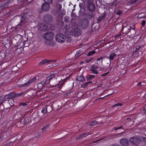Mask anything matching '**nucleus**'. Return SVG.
<instances>
[{
  "label": "nucleus",
  "mask_w": 146,
  "mask_h": 146,
  "mask_svg": "<svg viewBox=\"0 0 146 146\" xmlns=\"http://www.w3.org/2000/svg\"><path fill=\"white\" fill-rule=\"evenodd\" d=\"M71 33L74 36H78L82 34V31L78 28L71 30Z\"/></svg>",
  "instance_id": "423d86ee"
},
{
  "label": "nucleus",
  "mask_w": 146,
  "mask_h": 146,
  "mask_svg": "<svg viewBox=\"0 0 146 146\" xmlns=\"http://www.w3.org/2000/svg\"><path fill=\"white\" fill-rule=\"evenodd\" d=\"M89 22L86 19L82 20L79 24L80 27L83 29H85L88 26Z\"/></svg>",
  "instance_id": "6e6552de"
},
{
  "label": "nucleus",
  "mask_w": 146,
  "mask_h": 146,
  "mask_svg": "<svg viewBox=\"0 0 146 146\" xmlns=\"http://www.w3.org/2000/svg\"><path fill=\"white\" fill-rule=\"evenodd\" d=\"M116 55V54L114 53H112L110 56L109 59L111 62V61L113 60L114 57Z\"/></svg>",
  "instance_id": "bb28decb"
},
{
  "label": "nucleus",
  "mask_w": 146,
  "mask_h": 146,
  "mask_svg": "<svg viewBox=\"0 0 146 146\" xmlns=\"http://www.w3.org/2000/svg\"><path fill=\"white\" fill-rule=\"evenodd\" d=\"M31 117L30 116L25 117L24 119V124L27 125L31 122Z\"/></svg>",
  "instance_id": "a211bd4d"
},
{
  "label": "nucleus",
  "mask_w": 146,
  "mask_h": 146,
  "mask_svg": "<svg viewBox=\"0 0 146 146\" xmlns=\"http://www.w3.org/2000/svg\"><path fill=\"white\" fill-rule=\"evenodd\" d=\"M117 104V106H121L122 105V104L121 103H118L117 104Z\"/></svg>",
  "instance_id": "0e129e2a"
},
{
  "label": "nucleus",
  "mask_w": 146,
  "mask_h": 146,
  "mask_svg": "<svg viewBox=\"0 0 146 146\" xmlns=\"http://www.w3.org/2000/svg\"><path fill=\"white\" fill-rule=\"evenodd\" d=\"M86 7L90 12H95L96 11V6L94 3V0H87Z\"/></svg>",
  "instance_id": "f257e3e1"
},
{
  "label": "nucleus",
  "mask_w": 146,
  "mask_h": 146,
  "mask_svg": "<svg viewBox=\"0 0 146 146\" xmlns=\"http://www.w3.org/2000/svg\"><path fill=\"white\" fill-rule=\"evenodd\" d=\"M137 86L139 87H141V82H139L137 84Z\"/></svg>",
  "instance_id": "052dcab7"
},
{
  "label": "nucleus",
  "mask_w": 146,
  "mask_h": 146,
  "mask_svg": "<svg viewBox=\"0 0 146 146\" xmlns=\"http://www.w3.org/2000/svg\"><path fill=\"white\" fill-rule=\"evenodd\" d=\"M79 6L80 8V11L79 12H81V9H83L84 10H84L85 7L84 6V2H83L82 3H80L79 4Z\"/></svg>",
  "instance_id": "a878e982"
},
{
  "label": "nucleus",
  "mask_w": 146,
  "mask_h": 146,
  "mask_svg": "<svg viewBox=\"0 0 146 146\" xmlns=\"http://www.w3.org/2000/svg\"><path fill=\"white\" fill-rule=\"evenodd\" d=\"M110 146H120V145L114 143L111 145Z\"/></svg>",
  "instance_id": "864d4df0"
},
{
  "label": "nucleus",
  "mask_w": 146,
  "mask_h": 146,
  "mask_svg": "<svg viewBox=\"0 0 146 146\" xmlns=\"http://www.w3.org/2000/svg\"><path fill=\"white\" fill-rule=\"evenodd\" d=\"M36 77H34L32 79H31L29 80L28 82L27 83L23 84L22 85H20V87H22L25 86H27L29 85L31 83L34 81L35 80H36Z\"/></svg>",
  "instance_id": "2eb2a0df"
},
{
  "label": "nucleus",
  "mask_w": 146,
  "mask_h": 146,
  "mask_svg": "<svg viewBox=\"0 0 146 146\" xmlns=\"http://www.w3.org/2000/svg\"><path fill=\"white\" fill-rule=\"evenodd\" d=\"M141 48L140 46H138V48H136L135 50L134 51V52L136 53Z\"/></svg>",
  "instance_id": "a18cd8bd"
},
{
  "label": "nucleus",
  "mask_w": 146,
  "mask_h": 146,
  "mask_svg": "<svg viewBox=\"0 0 146 146\" xmlns=\"http://www.w3.org/2000/svg\"><path fill=\"white\" fill-rule=\"evenodd\" d=\"M122 126H120V127H115L114 128V129L115 130H117L118 129H121L122 128Z\"/></svg>",
  "instance_id": "6e6d98bb"
},
{
  "label": "nucleus",
  "mask_w": 146,
  "mask_h": 146,
  "mask_svg": "<svg viewBox=\"0 0 146 146\" xmlns=\"http://www.w3.org/2000/svg\"><path fill=\"white\" fill-rule=\"evenodd\" d=\"M87 80L88 81L90 80L95 78V76L93 75H88L86 77Z\"/></svg>",
  "instance_id": "393cba45"
},
{
  "label": "nucleus",
  "mask_w": 146,
  "mask_h": 146,
  "mask_svg": "<svg viewBox=\"0 0 146 146\" xmlns=\"http://www.w3.org/2000/svg\"><path fill=\"white\" fill-rule=\"evenodd\" d=\"M145 21L144 20H143L142 21L141 23V25L142 26L144 27L145 26Z\"/></svg>",
  "instance_id": "de8ad7c7"
},
{
  "label": "nucleus",
  "mask_w": 146,
  "mask_h": 146,
  "mask_svg": "<svg viewBox=\"0 0 146 146\" xmlns=\"http://www.w3.org/2000/svg\"><path fill=\"white\" fill-rule=\"evenodd\" d=\"M19 105L20 106H27V103L25 102H22L21 103H20L19 104Z\"/></svg>",
  "instance_id": "37998d69"
},
{
  "label": "nucleus",
  "mask_w": 146,
  "mask_h": 146,
  "mask_svg": "<svg viewBox=\"0 0 146 146\" xmlns=\"http://www.w3.org/2000/svg\"><path fill=\"white\" fill-rule=\"evenodd\" d=\"M54 36L53 33L48 32L43 35L42 37L45 39L48 40H50L52 39Z\"/></svg>",
  "instance_id": "20e7f679"
},
{
  "label": "nucleus",
  "mask_w": 146,
  "mask_h": 146,
  "mask_svg": "<svg viewBox=\"0 0 146 146\" xmlns=\"http://www.w3.org/2000/svg\"><path fill=\"white\" fill-rule=\"evenodd\" d=\"M65 21L66 23H68V21L67 19H66V18H65V20H64Z\"/></svg>",
  "instance_id": "774afa93"
},
{
  "label": "nucleus",
  "mask_w": 146,
  "mask_h": 146,
  "mask_svg": "<svg viewBox=\"0 0 146 146\" xmlns=\"http://www.w3.org/2000/svg\"><path fill=\"white\" fill-rule=\"evenodd\" d=\"M61 14L62 15H64L65 14V12L64 11H62Z\"/></svg>",
  "instance_id": "e2e57ef3"
},
{
  "label": "nucleus",
  "mask_w": 146,
  "mask_h": 146,
  "mask_svg": "<svg viewBox=\"0 0 146 146\" xmlns=\"http://www.w3.org/2000/svg\"><path fill=\"white\" fill-rule=\"evenodd\" d=\"M89 135H90V134L89 133H84L82 134L79 135V136H80V137H81V138H82V137H85Z\"/></svg>",
  "instance_id": "c756f323"
},
{
  "label": "nucleus",
  "mask_w": 146,
  "mask_h": 146,
  "mask_svg": "<svg viewBox=\"0 0 146 146\" xmlns=\"http://www.w3.org/2000/svg\"><path fill=\"white\" fill-rule=\"evenodd\" d=\"M85 77L83 75L77 76L76 80H78L80 82H83L85 80Z\"/></svg>",
  "instance_id": "f3484780"
},
{
  "label": "nucleus",
  "mask_w": 146,
  "mask_h": 146,
  "mask_svg": "<svg viewBox=\"0 0 146 146\" xmlns=\"http://www.w3.org/2000/svg\"><path fill=\"white\" fill-rule=\"evenodd\" d=\"M51 60H50L44 59L40 62L38 64V65H43L46 63H48L51 62Z\"/></svg>",
  "instance_id": "aec40b11"
},
{
  "label": "nucleus",
  "mask_w": 146,
  "mask_h": 146,
  "mask_svg": "<svg viewBox=\"0 0 146 146\" xmlns=\"http://www.w3.org/2000/svg\"><path fill=\"white\" fill-rule=\"evenodd\" d=\"M26 19V17L25 16V15H23L20 18V21L21 23L23 22Z\"/></svg>",
  "instance_id": "7c9ffc66"
},
{
  "label": "nucleus",
  "mask_w": 146,
  "mask_h": 146,
  "mask_svg": "<svg viewBox=\"0 0 146 146\" xmlns=\"http://www.w3.org/2000/svg\"><path fill=\"white\" fill-rule=\"evenodd\" d=\"M124 31V27H123V25H122V29L121 30V32L123 31Z\"/></svg>",
  "instance_id": "338daca9"
},
{
  "label": "nucleus",
  "mask_w": 146,
  "mask_h": 146,
  "mask_svg": "<svg viewBox=\"0 0 146 146\" xmlns=\"http://www.w3.org/2000/svg\"><path fill=\"white\" fill-rule=\"evenodd\" d=\"M94 12H85L84 13L83 16L86 17L88 19L91 20L95 18L96 16V13Z\"/></svg>",
  "instance_id": "0eeeda50"
},
{
  "label": "nucleus",
  "mask_w": 146,
  "mask_h": 146,
  "mask_svg": "<svg viewBox=\"0 0 146 146\" xmlns=\"http://www.w3.org/2000/svg\"><path fill=\"white\" fill-rule=\"evenodd\" d=\"M90 83H92V82L90 81L83 84L81 86V87L83 88H85L88 86V84Z\"/></svg>",
  "instance_id": "cd10ccee"
},
{
  "label": "nucleus",
  "mask_w": 146,
  "mask_h": 146,
  "mask_svg": "<svg viewBox=\"0 0 146 146\" xmlns=\"http://www.w3.org/2000/svg\"><path fill=\"white\" fill-rule=\"evenodd\" d=\"M72 29H76V28H78V26L76 23V22H73L72 23L71 25Z\"/></svg>",
  "instance_id": "b1692460"
},
{
  "label": "nucleus",
  "mask_w": 146,
  "mask_h": 146,
  "mask_svg": "<svg viewBox=\"0 0 146 146\" xmlns=\"http://www.w3.org/2000/svg\"><path fill=\"white\" fill-rule=\"evenodd\" d=\"M43 21L47 24H50L53 20L52 17L51 15L49 14L45 15L43 18Z\"/></svg>",
  "instance_id": "39448f33"
},
{
  "label": "nucleus",
  "mask_w": 146,
  "mask_h": 146,
  "mask_svg": "<svg viewBox=\"0 0 146 146\" xmlns=\"http://www.w3.org/2000/svg\"><path fill=\"white\" fill-rule=\"evenodd\" d=\"M38 27L39 30L41 31H45L48 29V25L44 24L39 23Z\"/></svg>",
  "instance_id": "1a4fd4ad"
},
{
  "label": "nucleus",
  "mask_w": 146,
  "mask_h": 146,
  "mask_svg": "<svg viewBox=\"0 0 146 146\" xmlns=\"http://www.w3.org/2000/svg\"><path fill=\"white\" fill-rule=\"evenodd\" d=\"M46 81H42L38 83L37 84L38 88L39 90L42 89L46 85Z\"/></svg>",
  "instance_id": "4468645a"
},
{
  "label": "nucleus",
  "mask_w": 146,
  "mask_h": 146,
  "mask_svg": "<svg viewBox=\"0 0 146 146\" xmlns=\"http://www.w3.org/2000/svg\"><path fill=\"white\" fill-rule=\"evenodd\" d=\"M114 93V92L113 93H112L110 94H109V95H108L107 96H105V97H104L103 98H98L97 99V100H98L99 99H103L104 98H105L106 97H107V96H110L111 95H112Z\"/></svg>",
  "instance_id": "09e8293b"
},
{
  "label": "nucleus",
  "mask_w": 146,
  "mask_h": 146,
  "mask_svg": "<svg viewBox=\"0 0 146 146\" xmlns=\"http://www.w3.org/2000/svg\"><path fill=\"white\" fill-rule=\"evenodd\" d=\"M35 91L34 90H31V93H33V94H30L29 95V96H35L36 95V92H35V93L34 94H33V92H34Z\"/></svg>",
  "instance_id": "a19ab883"
},
{
  "label": "nucleus",
  "mask_w": 146,
  "mask_h": 146,
  "mask_svg": "<svg viewBox=\"0 0 146 146\" xmlns=\"http://www.w3.org/2000/svg\"><path fill=\"white\" fill-rule=\"evenodd\" d=\"M106 16V13H104L98 18L97 22L98 23L102 21L105 18Z\"/></svg>",
  "instance_id": "6ab92c4d"
},
{
  "label": "nucleus",
  "mask_w": 146,
  "mask_h": 146,
  "mask_svg": "<svg viewBox=\"0 0 146 146\" xmlns=\"http://www.w3.org/2000/svg\"><path fill=\"white\" fill-rule=\"evenodd\" d=\"M94 59V57H92L89 58L87 59L86 60L85 62L86 63H88L90 62L91 61Z\"/></svg>",
  "instance_id": "58836bf2"
},
{
  "label": "nucleus",
  "mask_w": 146,
  "mask_h": 146,
  "mask_svg": "<svg viewBox=\"0 0 146 146\" xmlns=\"http://www.w3.org/2000/svg\"><path fill=\"white\" fill-rule=\"evenodd\" d=\"M22 93H19V94H16L15 93V92H14V98H16L17 97H19L21 96L22 94H23Z\"/></svg>",
  "instance_id": "72a5a7b5"
},
{
  "label": "nucleus",
  "mask_w": 146,
  "mask_h": 146,
  "mask_svg": "<svg viewBox=\"0 0 146 146\" xmlns=\"http://www.w3.org/2000/svg\"><path fill=\"white\" fill-rule=\"evenodd\" d=\"M3 135L0 136V142L2 141L3 140Z\"/></svg>",
  "instance_id": "13d9d810"
},
{
  "label": "nucleus",
  "mask_w": 146,
  "mask_h": 146,
  "mask_svg": "<svg viewBox=\"0 0 146 146\" xmlns=\"http://www.w3.org/2000/svg\"><path fill=\"white\" fill-rule=\"evenodd\" d=\"M119 142L121 145L123 146H127L129 145V140L125 138H123L120 139Z\"/></svg>",
  "instance_id": "9d476101"
},
{
  "label": "nucleus",
  "mask_w": 146,
  "mask_h": 146,
  "mask_svg": "<svg viewBox=\"0 0 146 146\" xmlns=\"http://www.w3.org/2000/svg\"><path fill=\"white\" fill-rule=\"evenodd\" d=\"M140 15L141 14H139L138 16V17L139 18H145L146 17V16H140Z\"/></svg>",
  "instance_id": "5fc2aeb1"
},
{
  "label": "nucleus",
  "mask_w": 146,
  "mask_h": 146,
  "mask_svg": "<svg viewBox=\"0 0 146 146\" xmlns=\"http://www.w3.org/2000/svg\"><path fill=\"white\" fill-rule=\"evenodd\" d=\"M105 41V39L104 40H100L98 43L97 44L99 43H100L101 42H102V43L103 44L104 42Z\"/></svg>",
  "instance_id": "4d7b16f0"
},
{
  "label": "nucleus",
  "mask_w": 146,
  "mask_h": 146,
  "mask_svg": "<svg viewBox=\"0 0 146 146\" xmlns=\"http://www.w3.org/2000/svg\"><path fill=\"white\" fill-rule=\"evenodd\" d=\"M69 79V78L68 77H66L65 79H64L62 81L63 82L60 84H58L57 85H55V86H53V87L55 86H58V88H61L62 86L64 85V84L65 82L67 81V80L68 79Z\"/></svg>",
  "instance_id": "dca6fc26"
},
{
  "label": "nucleus",
  "mask_w": 146,
  "mask_h": 146,
  "mask_svg": "<svg viewBox=\"0 0 146 146\" xmlns=\"http://www.w3.org/2000/svg\"><path fill=\"white\" fill-rule=\"evenodd\" d=\"M98 26H96L94 24H93L91 27V31L94 32L98 30Z\"/></svg>",
  "instance_id": "412c9836"
},
{
  "label": "nucleus",
  "mask_w": 146,
  "mask_h": 146,
  "mask_svg": "<svg viewBox=\"0 0 146 146\" xmlns=\"http://www.w3.org/2000/svg\"><path fill=\"white\" fill-rule=\"evenodd\" d=\"M122 12L121 11H119L117 12H116V14L117 15H121L122 14Z\"/></svg>",
  "instance_id": "8fccbe9b"
},
{
  "label": "nucleus",
  "mask_w": 146,
  "mask_h": 146,
  "mask_svg": "<svg viewBox=\"0 0 146 146\" xmlns=\"http://www.w3.org/2000/svg\"><path fill=\"white\" fill-rule=\"evenodd\" d=\"M118 2L119 1L117 0L114 1L113 2L109 3V5L111 6L115 7Z\"/></svg>",
  "instance_id": "5701e85b"
},
{
  "label": "nucleus",
  "mask_w": 146,
  "mask_h": 146,
  "mask_svg": "<svg viewBox=\"0 0 146 146\" xmlns=\"http://www.w3.org/2000/svg\"><path fill=\"white\" fill-rule=\"evenodd\" d=\"M133 27V28H131V26L130 27H128L127 26H125L124 27V32L122 33H124L126 35H127V34L130 31V29L134 30L135 28V25H134Z\"/></svg>",
  "instance_id": "ddd939ff"
},
{
  "label": "nucleus",
  "mask_w": 146,
  "mask_h": 146,
  "mask_svg": "<svg viewBox=\"0 0 146 146\" xmlns=\"http://www.w3.org/2000/svg\"><path fill=\"white\" fill-rule=\"evenodd\" d=\"M48 110H47L46 107L43 108L42 110V112L44 113H48Z\"/></svg>",
  "instance_id": "c9c22d12"
},
{
  "label": "nucleus",
  "mask_w": 146,
  "mask_h": 146,
  "mask_svg": "<svg viewBox=\"0 0 146 146\" xmlns=\"http://www.w3.org/2000/svg\"><path fill=\"white\" fill-rule=\"evenodd\" d=\"M48 112L50 113L52 110V107L50 106H48L46 107Z\"/></svg>",
  "instance_id": "c85d7f7f"
},
{
  "label": "nucleus",
  "mask_w": 146,
  "mask_h": 146,
  "mask_svg": "<svg viewBox=\"0 0 146 146\" xmlns=\"http://www.w3.org/2000/svg\"><path fill=\"white\" fill-rule=\"evenodd\" d=\"M102 123V121H101L100 122H98L94 121H92L90 123V125L91 126H94L96 125L97 123L98 124H101Z\"/></svg>",
  "instance_id": "4be33fe9"
},
{
  "label": "nucleus",
  "mask_w": 146,
  "mask_h": 146,
  "mask_svg": "<svg viewBox=\"0 0 146 146\" xmlns=\"http://www.w3.org/2000/svg\"><path fill=\"white\" fill-rule=\"evenodd\" d=\"M45 3H47L49 4L52 3V0H44Z\"/></svg>",
  "instance_id": "ea45409f"
},
{
  "label": "nucleus",
  "mask_w": 146,
  "mask_h": 146,
  "mask_svg": "<svg viewBox=\"0 0 146 146\" xmlns=\"http://www.w3.org/2000/svg\"><path fill=\"white\" fill-rule=\"evenodd\" d=\"M66 36L62 33L57 34L55 36L56 40L59 43H62L65 41Z\"/></svg>",
  "instance_id": "7ed1b4c3"
},
{
  "label": "nucleus",
  "mask_w": 146,
  "mask_h": 146,
  "mask_svg": "<svg viewBox=\"0 0 146 146\" xmlns=\"http://www.w3.org/2000/svg\"><path fill=\"white\" fill-rule=\"evenodd\" d=\"M92 68H94V69H96L98 68V67L96 66H93L92 67Z\"/></svg>",
  "instance_id": "680f3d73"
},
{
  "label": "nucleus",
  "mask_w": 146,
  "mask_h": 146,
  "mask_svg": "<svg viewBox=\"0 0 146 146\" xmlns=\"http://www.w3.org/2000/svg\"><path fill=\"white\" fill-rule=\"evenodd\" d=\"M140 1V0H131V1L129 2V3L130 4H132L135 3L139 2Z\"/></svg>",
  "instance_id": "2f4dec72"
},
{
  "label": "nucleus",
  "mask_w": 146,
  "mask_h": 146,
  "mask_svg": "<svg viewBox=\"0 0 146 146\" xmlns=\"http://www.w3.org/2000/svg\"><path fill=\"white\" fill-rule=\"evenodd\" d=\"M121 33H119L118 34H117V35H116L115 36V39H116V38H117L118 37H119V36H121Z\"/></svg>",
  "instance_id": "49530a36"
},
{
  "label": "nucleus",
  "mask_w": 146,
  "mask_h": 146,
  "mask_svg": "<svg viewBox=\"0 0 146 146\" xmlns=\"http://www.w3.org/2000/svg\"><path fill=\"white\" fill-rule=\"evenodd\" d=\"M56 5L57 8L58 9V10H61L62 7V5L61 4L59 3H56Z\"/></svg>",
  "instance_id": "e433bc0d"
},
{
  "label": "nucleus",
  "mask_w": 146,
  "mask_h": 146,
  "mask_svg": "<svg viewBox=\"0 0 146 146\" xmlns=\"http://www.w3.org/2000/svg\"><path fill=\"white\" fill-rule=\"evenodd\" d=\"M90 70L94 74H97L98 73V71L95 69L92 68Z\"/></svg>",
  "instance_id": "79ce46f5"
},
{
  "label": "nucleus",
  "mask_w": 146,
  "mask_h": 146,
  "mask_svg": "<svg viewBox=\"0 0 146 146\" xmlns=\"http://www.w3.org/2000/svg\"><path fill=\"white\" fill-rule=\"evenodd\" d=\"M49 76L50 77L51 79H52V78L55 77V75L54 74H52L50 75Z\"/></svg>",
  "instance_id": "3c124183"
},
{
  "label": "nucleus",
  "mask_w": 146,
  "mask_h": 146,
  "mask_svg": "<svg viewBox=\"0 0 146 146\" xmlns=\"http://www.w3.org/2000/svg\"><path fill=\"white\" fill-rule=\"evenodd\" d=\"M14 142V141H10L8 143H7L6 144L7 145V146H9L11 144L13 143V142Z\"/></svg>",
  "instance_id": "603ef678"
},
{
  "label": "nucleus",
  "mask_w": 146,
  "mask_h": 146,
  "mask_svg": "<svg viewBox=\"0 0 146 146\" xmlns=\"http://www.w3.org/2000/svg\"><path fill=\"white\" fill-rule=\"evenodd\" d=\"M109 73V72L106 73H104V74H102L101 75V76H105L107 75H108Z\"/></svg>",
  "instance_id": "bf43d9fd"
},
{
  "label": "nucleus",
  "mask_w": 146,
  "mask_h": 146,
  "mask_svg": "<svg viewBox=\"0 0 146 146\" xmlns=\"http://www.w3.org/2000/svg\"><path fill=\"white\" fill-rule=\"evenodd\" d=\"M49 125H46L45 126H44L42 128V132H44L46 131L45 130L49 126Z\"/></svg>",
  "instance_id": "4c0bfd02"
},
{
  "label": "nucleus",
  "mask_w": 146,
  "mask_h": 146,
  "mask_svg": "<svg viewBox=\"0 0 146 146\" xmlns=\"http://www.w3.org/2000/svg\"><path fill=\"white\" fill-rule=\"evenodd\" d=\"M129 140L133 145H138L142 142V138L139 136L133 137L129 139Z\"/></svg>",
  "instance_id": "f03ea898"
},
{
  "label": "nucleus",
  "mask_w": 146,
  "mask_h": 146,
  "mask_svg": "<svg viewBox=\"0 0 146 146\" xmlns=\"http://www.w3.org/2000/svg\"><path fill=\"white\" fill-rule=\"evenodd\" d=\"M50 8V5L48 3H44L41 6V9L42 11H48L49 10Z\"/></svg>",
  "instance_id": "9b49d317"
},
{
  "label": "nucleus",
  "mask_w": 146,
  "mask_h": 146,
  "mask_svg": "<svg viewBox=\"0 0 146 146\" xmlns=\"http://www.w3.org/2000/svg\"><path fill=\"white\" fill-rule=\"evenodd\" d=\"M3 99L4 100V101H5L7 100V99H10L14 98V92H12L4 96H2Z\"/></svg>",
  "instance_id": "f8f14e48"
},
{
  "label": "nucleus",
  "mask_w": 146,
  "mask_h": 146,
  "mask_svg": "<svg viewBox=\"0 0 146 146\" xmlns=\"http://www.w3.org/2000/svg\"><path fill=\"white\" fill-rule=\"evenodd\" d=\"M96 53L95 50L89 52L87 55V56H90Z\"/></svg>",
  "instance_id": "473e14b6"
},
{
  "label": "nucleus",
  "mask_w": 146,
  "mask_h": 146,
  "mask_svg": "<svg viewBox=\"0 0 146 146\" xmlns=\"http://www.w3.org/2000/svg\"><path fill=\"white\" fill-rule=\"evenodd\" d=\"M105 58V56H104L103 57H101L100 58H98L97 59V61H100V60H101L102 62V61H103V59L104 58Z\"/></svg>",
  "instance_id": "c03bdc74"
},
{
  "label": "nucleus",
  "mask_w": 146,
  "mask_h": 146,
  "mask_svg": "<svg viewBox=\"0 0 146 146\" xmlns=\"http://www.w3.org/2000/svg\"><path fill=\"white\" fill-rule=\"evenodd\" d=\"M51 79L50 78V77L49 76L46 78V81H47V80H50Z\"/></svg>",
  "instance_id": "69168bd1"
},
{
  "label": "nucleus",
  "mask_w": 146,
  "mask_h": 146,
  "mask_svg": "<svg viewBox=\"0 0 146 146\" xmlns=\"http://www.w3.org/2000/svg\"><path fill=\"white\" fill-rule=\"evenodd\" d=\"M80 51L81 50H78L76 54L75 55V57L76 58H78L79 56H80L82 54H81L79 55V54H80Z\"/></svg>",
  "instance_id": "f704fd0d"
}]
</instances>
